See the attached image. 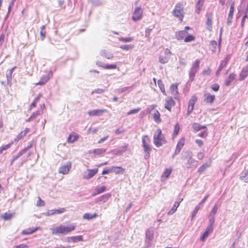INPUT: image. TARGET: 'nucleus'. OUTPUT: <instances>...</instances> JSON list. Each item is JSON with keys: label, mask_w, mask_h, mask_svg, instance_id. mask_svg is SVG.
<instances>
[{"label": "nucleus", "mask_w": 248, "mask_h": 248, "mask_svg": "<svg viewBox=\"0 0 248 248\" xmlns=\"http://www.w3.org/2000/svg\"><path fill=\"white\" fill-rule=\"evenodd\" d=\"M76 227V225L73 223L71 224L68 226L61 225L53 229L52 233L53 234H66L74 231Z\"/></svg>", "instance_id": "f257e3e1"}, {"label": "nucleus", "mask_w": 248, "mask_h": 248, "mask_svg": "<svg viewBox=\"0 0 248 248\" xmlns=\"http://www.w3.org/2000/svg\"><path fill=\"white\" fill-rule=\"evenodd\" d=\"M153 141L155 145L157 147H159L163 144L167 142L165 139L164 135L162 133V131L160 129H158L154 133Z\"/></svg>", "instance_id": "f03ea898"}, {"label": "nucleus", "mask_w": 248, "mask_h": 248, "mask_svg": "<svg viewBox=\"0 0 248 248\" xmlns=\"http://www.w3.org/2000/svg\"><path fill=\"white\" fill-rule=\"evenodd\" d=\"M200 60L197 59L192 64L189 73V79L193 81L194 79L196 73L198 72L200 67Z\"/></svg>", "instance_id": "7ed1b4c3"}, {"label": "nucleus", "mask_w": 248, "mask_h": 248, "mask_svg": "<svg viewBox=\"0 0 248 248\" xmlns=\"http://www.w3.org/2000/svg\"><path fill=\"white\" fill-rule=\"evenodd\" d=\"M172 14L181 21L183 20L184 17V8L181 4L178 3L175 5V8L172 11Z\"/></svg>", "instance_id": "20e7f679"}, {"label": "nucleus", "mask_w": 248, "mask_h": 248, "mask_svg": "<svg viewBox=\"0 0 248 248\" xmlns=\"http://www.w3.org/2000/svg\"><path fill=\"white\" fill-rule=\"evenodd\" d=\"M143 16V10L140 6L136 7L133 13L132 19L134 21L140 20Z\"/></svg>", "instance_id": "39448f33"}, {"label": "nucleus", "mask_w": 248, "mask_h": 248, "mask_svg": "<svg viewBox=\"0 0 248 248\" xmlns=\"http://www.w3.org/2000/svg\"><path fill=\"white\" fill-rule=\"evenodd\" d=\"M145 246L146 247H150L152 245L151 241L154 238V231L152 229H148L146 232Z\"/></svg>", "instance_id": "423d86ee"}, {"label": "nucleus", "mask_w": 248, "mask_h": 248, "mask_svg": "<svg viewBox=\"0 0 248 248\" xmlns=\"http://www.w3.org/2000/svg\"><path fill=\"white\" fill-rule=\"evenodd\" d=\"M150 140L148 136L145 135L142 138V146L144 151H151L152 148L149 145Z\"/></svg>", "instance_id": "0eeeda50"}, {"label": "nucleus", "mask_w": 248, "mask_h": 248, "mask_svg": "<svg viewBox=\"0 0 248 248\" xmlns=\"http://www.w3.org/2000/svg\"><path fill=\"white\" fill-rule=\"evenodd\" d=\"M97 172V169H88L86 171L84 172L83 178L86 180L90 179L94 176Z\"/></svg>", "instance_id": "6e6552de"}, {"label": "nucleus", "mask_w": 248, "mask_h": 248, "mask_svg": "<svg viewBox=\"0 0 248 248\" xmlns=\"http://www.w3.org/2000/svg\"><path fill=\"white\" fill-rule=\"evenodd\" d=\"M197 100V97L193 95L188 102V106L187 108V115H189L193 111L195 103Z\"/></svg>", "instance_id": "1a4fd4ad"}, {"label": "nucleus", "mask_w": 248, "mask_h": 248, "mask_svg": "<svg viewBox=\"0 0 248 248\" xmlns=\"http://www.w3.org/2000/svg\"><path fill=\"white\" fill-rule=\"evenodd\" d=\"M207 18L205 24L206 25V29L210 31L212 30V19L213 14L212 13H207L206 14Z\"/></svg>", "instance_id": "9d476101"}, {"label": "nucleus", "mask_w": 248, "mask_h": 248, "mask_svg": "<svg viewBox=\"0 0 248 248\" xmlns=\"http://www.w3.org/2000/svg\"><path fill=\"white\" fill-rule=\"evenodd\" d=\"M71 168V163L70 161L66 162V163L62 166L59 169V172L63 174L68 173Z\"/></svg>", "instance_id": "9b49d317"}, {"label": "nucleus", "mask_w": 248, "mask_h": 248, "mask_svg": "<svg viewBox=\"0 0 248 248\" xmlns=\"http://www.w3.org/2000/svg\"><path fill=\"white\" fill-rule=\"evenodd\" d=\"M52 72L50 71L47 74L42 77L40 81L35 84L36 85H43L45 84L49 80L50 78L52 76Z\"/></svg>", "instance_id": "f8f14e48"}, {"label": "nucleus", "mask_w": 248, "mask_h": 248, "mask_svg": "<svg viewBox=\"0 0 248 248\" xmlns=\"http://www.w3.org/2000/svg\"><path fill=\"white\" fill-rule=\"evenodd\" d=\"M184 144V140L181 139L178 141V142L177 144L175 152L172 156V158H174L175 156L180 153Z\"/></svg>", "instance_id": "ddd939ff"}, {"label": "nucleus", "mask_w": 248, "mask_h": 248, "mask_svg": "<svg viewBox=\"0 0 248 248\" xmlns=\"http://www.w3.org/2000/svg\"><path fill=\"white\" fill-rule=\"evenodd\" d=\"M128 148V144L120 147L118 149H115L112 151V153L115 155H121L125 152Z\"/></svg>", "instance_id": "4468645a"}, {"label": "nucleus", "mask_w": 248, "mask_h": 248, "mask_svg": "<svg viewBox=\"0 0 248 248\" xmlns=\"http://www.w3.org/2000/svg\"><path fill=\"white\" fill-rule=\"evenodd\" d=\"M170 92L172 95L173 96L175 99L178 98L179 93L178 92V84H172L170 88Z\"/></svg>", "instance_id": "2eb2a0df"}, {"label": "nucleus", "mask_w": 248, "mask_h": 248, "mask_svg": "<svg viewBox=\"0 0 248 248\" xmlns=\"http://www.w3.org/2000/svg\"><path fill=\"white\" fill-rule=\"evenodd\" d=\"M196 162L197 161L193 158H192L187 160V161L185 163V166L186 169L195 168L197 167Z\"/></svg>", "instance_id": "dca6fc26"}, {"label": "nucleus", "mask_w": 248, "mask_h": 248, "mask_svg": "<svg viewBox=\"0 0 248 248\" xmlns=\"http://www.w3.org/2000/svg\"><path fill=\"white\" fill-rule=\"evenodd\" d=\"M175 105V102L171 97H168L166 101L165 108L170 111H171V108Z\"/></svg>", "instance_id": "f3484780"}, {"label": "nucleus", "mask_w": 248, "mask_h": 248, "mask_svg": "<svg viewBox=\"0 0 248 248\" xmlns=\"http://www.w3.org/2000/svg\"><path fill=\"white\" fill-rule=\"evenodd\" d=\"M65 211V208H60L58 209H52L50 210H48L47 214L48 216L56 215V214H60L62 213H64Z\"/></svg>", "instance_id": "a211bd4d"}, {"label": "nucleus", "mask_w": 248, "mask_h": 248, "mask_svg": "<svg viewBox=\"0 0 248 248\" xmlns=\"http://www.w3.org/2000/svg\"><path fill=\"white\" fill-rule=\"evenodd\" d=\"M248 76V64L244 67L240 74L239 80L242 81Z\"/></svg>", "instance_id": "6ab92c4d"}, {"label": "nucleus", "mask_w": 248, "mask_h": 248, "mask_svg": "<svg viewBox=\"0 0 248 248\" xmlns=\"http://www.w3.org/2000/svg\"><path fill=\"white\" fill-rule=\"evenodd\" d=\"M106 109H93L88 112L90 116H101L102 113L106 112Z\"/></svg>", "instance_id": "aec40b11"}, {"label": "nucleus", "mask_w": 248, "mask_h": 248, "mask_svg": "<svg viewBox=\"0 0 248 248\" xmlns=\"http://www.w3.org/2000/svg\"><path fill=\"white\" fill-rule=\"evenodd\" d=\"M240 179L245 183H248V169H245L241 173Z\"/></svg>", "instance_id": "412c9836"}, {"label": "nucleus", "mask_w": 248, "mask_h": 248, "mask_svg": "<svg viewBox=\"0 0 248 248\" xmlns=\"http://www.w3.org/2000/svg\"><path fill=\"white\" fill-rule=\"evenodd\" d=\"M215 99L214 95H211L209 93L204 94V101L206 103L212 104Z\"/></svg>", "instance_id": "4be33fe9"}, {"label": "nucleus", "mask_w": 248, "mask_h": 248, "mask_svg": "<svg viewBox=\"0 0 248 248\" xmlns=\"http://www.w3.org/2000/svg\"><path fill=\"white\" fill-rule=\"evenodd\" d=\"M111 172L116 174H123L124 172V169L121 167H112L110 168Z\"/></svg>", "instance_id": "5701e85b"}, {"label": "nucleus", "mask_w": 248, "mask_h": 248, "mask_svg": "<svg viewBox=\"0 0 248 248\" xmlns=\"http://www.w3.org/2000/svg\"><path fill=\"white\" fill-rule=\"evenodd\" d=\"M16 68V67H14L9 70H8L7 74H6V78L7 84L11 85V80L12 78V74L13 73L14 69Z\"/></svg>", "instance_id": "b1692460"}, {"label": "nucleus", "mask_w": 248, "mask_h": 248, "mask_svg": "<svg viewBox=\"0 0 248 248\" xmlns=\"http://www.w3.org/2000/svg\"><path fill=\"white\" fill-rule=\"evenodd\" d=\"M236 74L234 73H231L225 81V84L227 86L230 85L231 82L235 79Z\"/></svg>", "instance_id": "393cba45"}, {"label": "nucleus", "mask_w": 248, "mask_h": 248, "mask_svg": "<svg viewBox=\"0 0 248 248\" xmlns=\"http://www.w3.org/2000/svg\"><path fill=\"white\" fill-rule=\"evenodd\" d=\"M187 32L186 30L177 31L175 33L176 38L177 40H182L186 36Z\"/></svg>", "instance_id": "a878e982"}, {"label": "nucleus", "mask_w": 248, "mask_h": 248, "mask_svg": "<svg viewBox=\"0 0 248 248\" xmlns=\"http://www.w3.org/2000/svg\"><path fill=\"white\" fill-rule=\"evenodd\" d=\"M204 0H198L195 6V12L199 14H200L201 10V8L202 7L204 4Z\"/></svg>", "instance_id": "bb28decb"}, {"label": "nucleus", "mask_w": 248, "mask_h": 248, "mask_svg": "<svg viewBox=\"0 0 248 248\" xmlns=\"http://www.w3.org/2000/svg\"><path fill=\"white\" fill-rule=\"evenodd\" d=\"M101 62H96V64L98 65L99 66H101L102 67H103L105 69H116L117 68V65L116 64H100Z\"/></svg>", "instance_id": "cd10ccee"}, {"label": "nucleus", "mask_w": 248, "mask_h": 248, "mask_svg": "<svg viewBox=\"0 0 248 248\" xmlns=\"http://www.w3.org/2000/svg\"><path fill=\"white\" fill-rule=\"evenodd\" d=\"M100 55L108 59H110L113 57V54L111 52L107 51L106 50H102L100 51Z\"/></svg>", "instance_id": "c85d7f7f"}, {"label": "nucleus", "mask_w": 248, "mask_h": 248, "mask_svg": "<svg viewBox=\"0 0 248 248\" xmlns=\"http://www.w3.org/2000/svg\"><path fill=\"white\" fill-rule=\"evenodd\" d=\"M96 217H97V214L96 213L92 214L89 213H87L83 215V218L87 220H91L93 218Z\"/></svg>", "instance_id": "c756f323"}, {"label": "nucleus", "mask_w": 248, "mask_h": 248, "mask_svg": "<svg viewBox=\"0 0 248 248\" xmlns=\"http://www.w3.org/2000/svg\"><path fill=\"white\" fill-rule=\"evenodd\" d=\"M193 129L196 131L202 130L206 129V126L205 125H201L198 123H194L192 125Z\"/></svg>", "instance_id": "7c9ffc66"}, {"label": "nucleus", "mask_w": 248, "mask_h": 248, "mask_svg": "<svg viewBox=\"0 0 248 248\" xmlns=\"http://www.w3.org/2000/svg\"><path fill=\"white\" fill-rule=\"evenodd\" d=\"M171 171L172 170L171 169H166L161 175L162 180L168 178L171 174Z\"/></svg>", "instance_id": "2f4dec72"}, {"label": "nucleus", "mask_w": 248, "mask_h": 248, "mask_svg": "<svg viewBox=\"0 0 248 248\" xmlns=\"http://www.w3.org/2000/svg\"><path fill=\"white\" fill-rule=\"evenodd\" d=\"M179 205L180 202H175L170 210L168 211V215H171L174 214L176 212L177 208L179 207Z\"/></svg>", "instance_id": "473e14b6"}, {"label": "nucleus", "mask_w": 248, "mask_h": 248, "mask_svg": "<svg viewBox=\"0 0 248 248\" xmlns=\"http://www.w3.org/2000/svg\"><path fill=\"white\" fill-rule=\"evenodd\" d=\"M192 157V153L190 151H187L184 153L182 157L183 160H188L191 159Z\"/></svg>", "instance_id": "72a5a7b5"}, {"label": "nucleus", "mask_w": 248, "mask_h": 248, "mask_svg": "<svg viewBox=\"0 0 248 248\" xmlns=\"http://www.w3.org/2000/svg\"><path fill=\"white\" fill-rule=\"evenodd\" d=\"M39 228L37 227L35 228H29L28 229L24 230L22 231V233L23 234H31L38 230Z\"/></svg>", "instance_id": "f704fd0d"}, {"label": "nucleus", "mask_w": 248, "mask_h": 248, "mask_svg": "<svg viewBox=\"0 0 248 248\" xmlns=\"http://www.w3.org/2000/svg\"><path fill=\"white\" fill-rule=\"evenodd\" d=\"M169 56H160L159 57V62L163 64L168 62L170 59Z\"/></svg>", "instance_id": "c9c22d12"}, {"label": "nucleus", "mask_w": 248, "mask_h": 248, "mask_svg": "<svg viewBox=\"0 0 248 248\" xmlns=\"http://www.w3.org/2000/svg\"><path fill=\"white\" fill-rule=\"evenodd\" d=\"M154 119L155 122L156 123H159L161 122V119L160 118V113L158 110H155L154 113Z\"/></svg>", "instance_id": "e433bc0d"}, {"label": "nucleus", "mask_w": 248, "mask_h": 248, "mask_svg": "<svg viewBox=\"0 0 248 248\" xmlns=\"http://www.w3.org/2000/svg\"><path fill=\"white\" fill-rule=\"evenodd\" d=\"M228 62V59L226 58L225 59L221 61L220 64L218 68L219 70H222L225 67H226Z\"/></svg>", "instance_id": "4c0bfd02"}, {"label": "nucleus", "mask_w": 248, "mask_h": 248, "mask_svg": "<svg viewBox=\"0 0 248 248\" xmlns=\"http://www.w3.org/2000/svg\"><path fill=\"white\" fill-rule=\"evenodd\" d=\"M118 40L122 42H130L134 40V38L132 37H128L126 38L119 37Z\"/></svg>", "instance_id": "58836bf2"}, {"label": "nucleus", "mask_w": 248, "mask_h": 248, "mask_svg": "<svg viewBox=\"0 0 248 248\" xmlns=\"http://www.w3.org/2000/svg\"><path fill=\"white\" fill-rule=\"evenodd\" d=\"M210 166V164H208L207 163L202 164L199 167L198 170V172L201 173L203 172L207 168Z\"/></svg>", "instance_id": "ea45409f"}, {"label": "nucleus", "mask_w": 248, "mask_h": 248, "mask_svg": "<svg viewBox=\"0 0 248 248\" xmlns=\"http://www.w3.org/2000/svg\"><path fill=\"white\" fill-rule=\"evenodd\" d=\"M13 214L9 213H5L3 215H2L1 217L4 220H8L11 219L13 217Z\"/></svg>", "instance_id": "a19ab883"}, {"label": "nucleus", "mask_w": 248, "mask_h": 248, "mask_svg": "<svg viewBox=\"0 0 248 248\" xmlns=\"http://www.w3.org/2000/svg\"><path fill=\"white\" fill-rule=\"evenodd\" d=\"M211 49L212 51L215 52L217 46V42L215 40H212L210 42Z\"/></svg>", "instance_id": "79ce46f5"}, {"label": "nucleus", "mask_w": 248, "mask_h": 248, "mask_svg": "<svg viewBox=\"0 0 248 248\" xmlns=\"http://www.w3.org/2000/svg\"><path fill=\"white\" fill-rule=\"evenodd\" d=\"M157 84L162 93L165 94V90L163 81L161 80H158L157 81Z\"/></svg>", "instance_id": "37998d69"}, {"label": "nucleus", "mask_w": 248, "mask_h": 248, "mask_svg": "<svg viewBox=\"0 0 248 248\" xmlns=\"http://www.w3.org/2000/svg\"><path fill=\"white\" fill-rule=\"evenodd\" d=\"M70 239H71L72 242L75 243L83 241L82 236L81 235L73 236L71 237Z\"/></svg>", "instance_id": "c03bdc74"}, {"label": "nucleus", "mask_w": 248, "mask_h": 248, "mask_svg": "<svg viewBox=\"0 0 248 248\" xmlns=\"http://www.w3.org/2000/svg\"><path fill=\"white\" fill-rule=\"evenodd\" d=\"M195 37L193 35L190 34L185 37V38H184V41L185 42H190L195 40Z\"/></svg>", "instance_id": "a18cd8bd"}, {"label": "nucleus", "mask_w": 248, "mask_h": 248, "mask_svg": "<svg viewBox=\"0 0 248 248\" xmlns=\"http://www.w3.org/2000/svg\"><path fill=\"white\" fill-rule=\"evenodd\" d=\"M106 151V150L103 148H98L93 150V153L94 154L99 155L104 153Z\"/></svg>", "instance_id": "49530a36"}, {"label": "nucleus", "mask_w": 248, "mask_h": 248, "mask_svg": "<svg viewBox=\"0 0 248 248\" xmlns=\"http://www.w3.org/2000/svg\"><path fill=\"white\" fill-rule=\"evenodd\" d=\"M234 11V1H233L231 5V7L229 12L228 16L233 17V13Z\"/></svg>", "instance_id": "de8ad7c7"}, {"label": "nucleus", "mask_w": 248, "mask_h": 248, "mask_svg": "<svg viewBox=\"0 0 248 248\" xmlns=\"http://www.w3.org/2000/svg\"><path fill=\"white\" fill-rule=\"evenodd\" d=\"M134 46L131 45H124L120 46V48L124 50L133 49Z\"/></svg>", "instance_id": "09e8293b"}, {"label": "nucleus", "mask_w": 248, "mask_h": 248, "mask_svg": "<svg viewBox=\"0 0 248 248\" xmlns=\"http://www.w3.org/2000/svg\"><path fill=\"white\" fill-rule=\"evenodd\" d=\"M111 195L109 193L106 194L100 198V202H106L110 198Z\"/></svg>", "instance_id": "8fccbe9b"}, {"label": "nucleus", "mask_w": 248, "mask_h": 248, "mask_svg": "<svg viewBox=\"0 0 248 248\" xmlns=\"http://www.w3.org/2000/svg\"><path fill=\"white\" fill-rule=\"evenodd\" d=\"M180 130V126L178 123H177L174 126V129L173 131V135L174 136H176L179 133Z\"/></svg>", "instance_id": "3c124183"}, {"label": "nucleus", "mask_w": 248, "mask_h": 248, "mask_svg": "<svg viewBox=\"0 0 248 248\" xmlns=\"http://www.w3.org/2000/svg\"><path fill=\"white\" fill-rule=\"evenodd\" d=\"M140 110V108H135V109H132V110H130L129 111H128L127 113V114L128 115H131V114H135V113H138Z\"/></svg>", "instance_id": "603ef678"}, {"label": "nucleus", "mask_w": 248, "mask_h": 248, "mask_svg": "<svg viewBox=\"0 0 248 248\" xmlns=\"http://www.w3.org/2000/svg\"><path fill=\"white\" fill-rule=\"evenodd\" d=\"M218 206L217 205H216L212 209L211 212L210 213V216H214L215 214L217 213V209H218Z\"/></svg>", "instance_id": "864d4df0"}, {"label": "nucleus", "mask_w": 248, "mask_h": 248, "mask_svg": "<svg viewBox=\"0 0 248 248\" xmlns=\"http://www.w3.org/2000/svg\"><path fill=\"white\" fill-rule=\"evenodd\" d=\"M211 88L214 91L217 92L219 90V85L217 83L213 84L211 85Z\"/></svg>", "instance_id": "5fc2aeb1"}, {"label": "nucleus", "mask_w": 248, "mask_h": 248, "mask_svg": "<svg viewBox=\"0 0 248 248\" xmlns=\"http://www.w3.org/2000/svg\"><path fill=\"white\" fill-rule=\"evenodd\" d=\"M89 1L95 6H99L101 4L100 0H89Z\"/></svg>", "instance_id": "6e6d98bb"}, {"label": "nucleus", "mask_w": 248, "mask_h": 248, "mask_svg": "<svg viewBox=\"0 0 248 248\" xmlns=\"http://www.w3.org/2000/svg\"><path fill=\"white\" fill-rule=\"evenodd\" d=\"M215 218L214 217V216H209V225H214V224L215 223Z\"/></svg>", "instance_id": "4d7b16f0"}, {"label": "nucleus", "mask_w": 248, "mask_h": 248, "mask_svg": "<svg viewBox=\"0 0 248 248\" xmlns=\"http://www.w3.org/2000/svg\"><path fill=\"white\" fill-rule=\"evenodd\" d=\"M15 1H16V0H11V2L9 5V7H8V13H7V15L6 16L7 17L9 16L12 8L14 6Z\"/></svg>", "instance_id": "13d9d810"}, {"label": "nucleus", "mask_w": 248, "mask_h": 248, "mask_svg": "<svg viewBox=\"0 0 248 248\" xmlns=\"http://www.w3.org/2000/svg\"><path fill=\"white\" fill-rule=\"evenodd\" d=\"M106 189V187L105 186H102L98 187L96 190V194H99V193L104 191Z\"/></svg>", "instance_id": "bf43d9fd"}, {"label": "nucleus", "mask_w": 248, "mask_h": 248, "mask_svg": "<svg viewBox=\"0 0 248 248\" xmlns=\"http://www.w3.org/2000/svg\"><path fill=\"white\" fill-rule=\"evenodd\" d=\"M104 91H105V90H104L103 89H99V88H98V89H95V90H93L92 92V94H93L94 93L100 94V93H104Z\"/></svg>", "instance_id": "052dcab7"}, {"label": "nucleus", "mask_w": 248, "mask_h": 248, "mask_svg": "<svg viewBox=\"0 0 248 248\" xmlns=\"http://www.w3.org/2000/svg\"><path fill=\"white\" fill-rule=\"evenodd\" d=\"M124 129L122 127H121L116 129L115 131V133L116 135H119L120 134L124 133Z\"/></svg>", "instance_id": "680f3d73"}, {"label": "nucleus", "mask_w": 248, "mask_h": 248, "mask_svg": "<svg viewBox=\"0 0 248 248\" xmlns=\"http://www.w3.org/2000/svg\"><path fill=\"white\" fill-rule=\"evenodd\" d=\"M213 230V226L209 225L207 228L206 229V230L205 232H207V233L209 234L210 233L212 232Z\"/></svg>", "instance_id": "e2e57ef3"}, {"label": "nucleus", "mask_w": 248, "mask_h": 248, "mask_svg": "<svg viewBox=\"0 0 248 248\" xmlns=\"http://www.w3.org/2000/svg\"><path fill=\"white\" fill-rule=\"evenodd\" d=\"M26 136L25 134V133H24L23 131H21L16 137V140H19L22 139L23 137H24Z\"/></svg>", "instance_id": "0e129e2a"}, {"label": "nucleus", "mask_w": 248, "mask_h": 248, "mask_svg": "<svg viewBox=\"0 0 248 248\" xmlns=\"http://www.w3.org/2000/svg\"><path fill=\"white\" fill-rule=\"evenodd\" d=\"M211 72V70L210 68H207L206 69L204 70L202 74L203 75H209Z\"/></svg>", "instance_id": "69168bd1"}, {"label": "nucleus", "mask_w": 248, "mask_h": 248, "mask_svg": "<svg viewBox=\"0 0 248 248\" xmlns=\"http://www.w3.org/2000/svg\"><path fill=\"white\" fill-rule=\"evenodd\" d=\"M43 112L40 110H38L32 114L31 116L33 119H34L37 116L40 115Z\"/></svg>", "instance_id": "338daca9"}, {"label": "nucleus", "mask_w": 248, "mask_h": 248, "mask_svg": "<svg viewBox=\"0 0 248 248\" xmlns=\"http://www.w3.org/2000/svg\"><path fill=\"white\" fill-rule=\"evenodd\" d=\"M208 233L204 232L200 238L201 241H204L205 239L208 237Z\"/></svg>", "instance_id": "774afa93"}]
</instances>
